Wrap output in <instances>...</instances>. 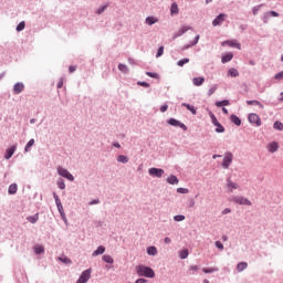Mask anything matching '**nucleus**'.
I'll return each mask as SVG.
<instances>
[{"label": "nucleus", "mask_w": 283, "mask_h": 283, "mask_svg": "<svg viewBox=\"0 0 283 283\" xmlns=\"http://www.w3.org/2000/svg\"><path fill=\"white\" fill-rule=\"evenodd\" d=\"M136 273L139 275V277H156L154 269L146 265H137Z\"/></svg>", "instance_id": "1"}, {"label": "nucleus", "mask_w": 283, "mask_h": 283, "mask_svg": "<svg viewBox=\"0 0 283 283\" xmlns=\"http://www.w3.org/2000/svg\"><path fill=\"white\" fill-rule=\"evenodd\" d=\"M248 120L251 125H254V127H260L262 125V119L255 113L250 114Z\"/></svg>", "instance_id": "2"}, {"label": "nucleus", "mask_w": 283, "mask_h": 283, "mask_svg": "<svg viewBox=\"0 0 283 283\" xmlns=\"http://www.w3.org/2000/svg\"><path fill=\"white\" fill-rule=\"evenodd\" d=\"M92 277V269L85 270L82 272L76 283H87Z\"/></svg>", "instance_id": "3"}, {"label": "nucleus", "mask_w": 283, "mask_h": 283, "mask_svg": "<svg viewBox=\"0 0 283 283\" xmlns=\"http://www.w3.org/2000/svg\"><path fill=\"white\" fill-rule=\"evenodd\" d=\"M57 174L62 176V178H66V180H71V182H74V176H72V174H70L67 169L60 166L57 167Z\"/></svg>", "instance_id": "4"}, {"label": "nucleus", "mask_w": 283, "mask_h": 283, "mask_svg": "<svg viewBox=\"0 0 283 283\" xmlns=\"http://www.w3.org/2000/svg\"><path fill=\"white\" fill-rule=\"evenodd\" d=\"M232 201L235 202L237 205H244L247 207H251V200L244 198V197H239V196H234L232 197Z\"/></svg>", "instance_id": "5"}, {"label": "nucleus", "mask_w": 283, "mask_h": 283, "mask_svg": "<svg viewBox=\"0 0 283 283\" xmlns=\"http://www.w3.org/2000/svg\"><path fill=\"white\" fill-rule=\"evenodd\" d=\"M232 163H233V154L227 153L222 163L223 169H229Z\"/></svg>", "instance_id": "6"}, {"label": "nucleus", "mask_w": 283, "mask_h": 283, "mask_svg": "<svg viewBox=\"0 0 283 283\" xmlns=\"http://www.w3.org/2000/svg\"><path fill=\"white\" fill-rule=\"evenodd\" d=\"M149 176L153 178H163V175L165 174V170L161 168H150L148 170Z\"/></svg>", "instance_id": "7"}, {"label": "nucleus", "mask_w": 283, "mask_h": 283, "mask_svg": "<svg viewBox=\"0 0 283 283\" xmlns=\"http://www.w3.org/2000/svg\"><path fill=\"white\" fill-rule=\"evenodd\" d=\"M221 45L224 48V45H228L229 48H235L237 50H242V44L238 42V40H228L221 43Z\"/></svg>", "instance_id": "8"}, {"label": "nucleus", "mask_w": 283, "mask_h": 283, "mask_svg": "<svg viewBox=\"0 0 283 283\" xmlns=\"http://www.w3.org/2000/svg\"><path fill=\"white\" fill-rule=\"evenodd\" d=\"M224 19H227V14L221 13L219 14L213 21H212V25L214 28H217V25H222V23H224Z\"/></svg>", "instance_id": "9"}, {"label": "nucleus", "mask_w": 283, "mask_h": 283, "mask_svg": "<svg viewBox=\"0 0 283 283\" xmlns=\"http://www.w3.org/2000/svg\"><path fill=\"white\" fill-rule=\"evenodd\" d=\"M168 123L172 126V127H180L181 129H184V132H187V125L180 123L179 120L175 119V118H170L168 120Z\"/></svg>", "instance_id": "10"}, {"label": "nucleus", "mask_w": 283, "mask_h": 283, "mask_svg": "<svg viewBox=\"0 0 283 283\" xmlns=\"http://www.w3.org/2000/svg\"><path fill=\"white\" fill-rule=\"evenodd\" d=\"M228 193H233V189H238V184L233 182L231 178L227 179Z\"/></svg>", "instance_id": "11"}, {"label": "nucleus", "mask_w": 283, "mask_h": 283, "mask_svg": "<svg viewBox=\"0 0 283 283\" xmlns=\"http://www.w3.org/2000/svg\"><path fill=\"white\" fill-rule=\"evenodd\" d=\"M25 90V85L21 82H18L13 86V94H21Z\"/></svg>", "instance_id": "12"}, {"label": "nucleus", "mask_w": 283, "mask_h": 283, "mask_svg": "<svg viewBox=\"0 0 283 283\" xmlns=\"http://www.w3.org/2000/svg\"><path fill=\"white\" fill-rule=\"evenodd\" d=\"M277 149H280V144H277V142H272L268 144V151H270V154H275Z\"/></svg>", "instance_id": "13"}, {"label": "nucleus", "mask_w": 283, "mask_h": 283, "mask_svg": "<svg viewBox=\"0 0 283 283\" xmlns=\"http://www.w3.org/2000/svg\"><path fill=\"white\" fill-rule=\"evenodd\" d=\"M17 151V145L12 146L7 150V154L4 155L6 160H10L11 156H14V153Z\"/></svg>", "instance_id": "14"}, {"label": "nucleus", "mask_w": 283, "mask_h": 283, "mask_svg": "<svg viewBox=\"0 0 283 283\" xmlns=\"http://www.w3.org/2000/svg\"><path fill=\"white\" fill-rule=\"evenodd\" d=\"M230 61H233V53H227L222 55L221 63H229Z\"/></svg>", "instance_id": "15"}, {"label": "nucleus", "mask_w": 283, "mask_h": 283, "mask_svg": "<svg viewBox=\"0 0 283 283\" xmlns=\"http://www.w3.org/2000/svg\"><path fill=\"white\" fill-rule=\"evenodd\" d=\"M192 83L196 87H200V85L205 84V77H193Z\"/></svg>", "instance_id": "16"}, {"label": "nucleus", "mask_w": 283, "mask_h": 283, "mask_svg": "<svg viewBox=\"0 0 283 283\" xmlns=\"http://www.w3.org/2000/svg\"><path fill=\"white\" fill-rule=\"evenodd\" d=\"M17 191H19V187L17 186V184H12L9 186L8 193H10V196H14Z\"/></svg>", "instance_id": "17"}, {"label": "nucleus", "mask_w": 283, "mask_h": 283, "mask_svg": "<svg viewBox=\"0 0 283 283\" xmlns=\"http://www.w3.org/2000/svg\"><path fill=\"white\" fill-rule=\"evenodd\" d=\"M181 105H182V107H186L188 109V112H191V114H193V116H196L198 114V112L196 111V107L191 106V104L182 103Z\"/></svg>", "instance_id": "18"}, {"label": "nucleus", "mask_w": 283, "mask_h": 283, "mask_svg": "<svg viewBox=\"0 0 283 283\" xmlns=\"http://www.w3.org/2000/svg\"><path fill=\"white\" fill-rule=\"evenodd\" d=\"M105 253V247L99 245L94 252H93V258H96V255H103Z\"/></svg>", "instance_id": "19"}, {"label": "nucleus", "mask_w": 283, "mask_h": 283, "mask_svg": "<svg viewBox=\"0 0 283 283\" xmlns=\"http://www.w3.org/2000/svg\"><path fill=\"white\" fill-rule=\"evenodd\" d=\"M248 266H249V263H248V262H240V263H238V265H237V271H238L239 273H242V271H244Z\"/></svg>", "instance_id": "20"}, {"label": "nucleus", "mask_w": 283, "mask_h": 283, "mask_svg": "<svg viewBox=\"0 0 283 283\" xmlns=\"http://www.w3.org/2000/svg\"><path fill=\"white\" fill-rule=\"evenodd\" d=\"M230 120L238 127H240V125H242V120L237 115H231Z\"/></svg>", "instance_id": "21"}, {"label": "nucleus", "mask_w": 283, "mask_h": 283, "mask_svg": "<svg viewBox=\"0 0 283 283\" xmlns=\"http://www.w3.org/2000/svg\"><path fill=\"white\" fill-rule=\"evenodd\" d=\"M167 182L169 185H178L179 180H178V177H176L175 175H171L170 177L167 178Z\"/></svg>", "instance_id": "22"}, {"label": "nucleus", "mask_w": 283, "mask_h": 283, "mask_svg": "<svg viewBox=\"0 0 283 283\" xmlns=\"http://www.w3.org/2000/svg\"><path fill=\"white\" fill-rule=\"evenodd\" d=\"M60 262H63V264H72V260L67 258L66 255H61L57 258Z\"/></svg>", "instance_id": "23"}, {"label": "nucleus", "mask_w": 283, "mask_h": 283, "mask_svg": "<svg viewBox=\"0 0 283 283\" xmlns=\"http://www.w3.org/2000/svg\"><path fill=\"white\" fill-rule=\"evenodd\" d=\"M228 76H231L232 78H235V76H240V73L238 72V69H230L228 71Z\"/></svg>", "instance_id": "24"}, {"label": "nucleus", "mask_w": 283, "mask_h": 283, "mask_svg": "<svg viewBox=\"0 0 283 283\" xmlns=\"http://www.w3.org/2000/svg\"><path fill=\"white\" fill-rule=\"evenodd\" d=\"M102 260L106 262V264H114V259L109 254L103 255Z\"/></svg>", "instance_id": "25"}, {"label": "nucleus", "mask_w": 283, "mask_h": 283, "mask_svg": "<svg viewBox=\"0 0 283 283\" xmlns=\"http://www.w3.org/2000/svg\"><path fill=\"white\" fill-rule=\"evenodd\" d=\"M45 252V248H43V245H35L34 247V253H36V255H41V253Z\"/></svg>", "instance_id": "26"}, {"label": "nucleus", "mask_w": 283, "mask_h": 283, "mask_svg": "<svg viewBox=\"0 0 283 283\" xmlns=\"http://www.w3.org/2000/svg\"><path fill=\"white\" fill-rule=\"evenodd\" d=\"M117 163H123L124 165L129 163V157L125 156V155H119L117 157Z\"/></svg>", "instance_id": "27"}, {"label": "nucleus", "mask_w": 283, "mask_h": 283, "mask_svg": "<svg viewBox=\"0 0 283 283\" xmlns=\"http://www.w3.org/2000/svg\"><path fill=\"white\" fill-rule=\"evenodd\" d=\"M247 105H258L261 109H264V105H262L258 99L247 101Z\"/></svg>", "instance_id": "28"}, {"label": "nucleus", "mask_w": 283, "mask_h": 283, "mask_svg": "<svg viewBox=\"0 0 283 283\" xmlns=\"http://www.w3.org/2000/svg\"><path fill=\"white\" fill-rule=\"evenodd\" d=\"M147 25H154V23H158V19L155 17H148L146 18Z\"/></svg>", "instance_id": "29"}, {"label": "nucleus", "mask_w": 283, "mask_h": 283, "mask_svg": "<svg viewBox=\"0 0 283 283\" xmlns=\"http://www.w3.org/2000/svg\"><path fill=\"white\" fill-rule=\"evenodd\" d=\"M27 220L29 222H31V224H35V222L39 221V213L34 214V216H31V217H28Z\"/></svg>", "instance_id": "30"}, {"label": "nucleus", "mask_w": 283, "mask_h": 283, "mask_svg": "<svg viewBox=\"0 0 283 283\" xmlns=\"http://www.w3.org/2000/svg\"><path fill=\"white\" fill-rule=\"evenodd\" d=\"M147 253H148V255H157L158 254V250L156 249V247H149L147 249Z\"/></svg>", "instance_id": "31"}, {"label": "nucleus", "mask_w": 283, "mask_h": 283, "mask_svg": "<svg viewBox=\"0 0 283 283\" xmlns=\"http://www.w3.org/2000/svg\"><path fill=\"white\" fill-rule=\"evenodd\" d=\"M179 258L181 260H187V258H189V250H182L180 253H179Z\"/></svg>", "instance_id": "32"}, {"label": "nucleus", "mask_w": 283, "mask_h": 283, "mask_svg": "<svg viewBox=\"0 0 283 283\" xmlns=\"http://www.w3.org/2000/svg\"><path fill=\"white\" fill-rule=\"evenodd\" d=\"M188 30H191V27H181L178 31V36H182L185 32H188Z\"/></svg>", "instance_id": "33"}, {"label": "nucleus", "mask_w": 283, "mask_h": 283, "mask_svg": "<svg viewBox=\"0 0 283 283\" xmlns=\"http://www.w3.org/2000/svg\"><path fill=\"white\" fill-rule=\"evenodd\" d=\"M170 14H178V4L176 2L171 4Z\"/></svg>", "instance_id": "34"}, {"label": "nucleus", "mask_w": 283, "mask_h": 283, "mask_svg": "<svg viewBox=\"0 0 283 283\" xmlns=\"http://www.w3.org/2000/svg\"><path fill=\"white\" fill-rule=\"evenodd\" d=\"M202 271L205 273H216L219 271V269L218 268H203Z\"/></svg>", "instance_id": "35"}, {"label": "nucleus", "mask_w": 283, "mask_h": 283, "mask_svg": "<svg viewBox=\"0 0 283 283\" xmlns=\"http://www.w3.org/2000/svg\"><path fill=\"white\" fill-rule=\"evenodd\" d=\"M273 127H274V129H277L279 132H283V124H282V122H275Z\"/></svg>", "instance_id": "36"}, {"label": "nucleus", "mask_w": 283, "mask_h": 283, "mask_svg": "<svg viewBox=\"0 0 283 283\" xmlns=\"http://www.w3.org/2000/svg\"><path fill=\"white\" fill-rule=\"evenodd\" d=\"M118 70H119V72H123L124 74H127V72H129V69H127V65H125V64H119Z\"/></svg>", "instance_id": "37"}, {"label": "nucleus", "mask_w": 283, "mask_h": 283, "mask_svg": "<svg viewBox=\"0 0 283 283\" xmlns=\"http://www.w3.org/2000/svg\"><path fill=\"white\" fill-rule=\"evenodd\" d=\"M187 63H189V59L188 57H186L184 60H179L177 62V65H179V67H184L185 65H187Z\"/></svg>", "instance_id": "38"}, {"label": "nucleus", "mask_w": 283, "mask_h": 283, "mask_svg": "<svg viewBox=\"0 0 283 283\" xmlns=\"http://www.w3.org/2000/svg\"><path fill=\"white\" fill-rule=\"evenodd\" d=\"M216 105H217V107H226L227 105H229V101L223 99L221 102H217Z\"/></svg>", "instance_id": "39"}, {"label": "nucleus", "mask_w": 283, "mask_h": 283, "mask_svg": "<svg viewBox=\"0 0 283 283\" xmlns=\"http://www.w3.org/2000/svg\"><path fill=\"white\" fill-rule=\"evenodd\" d=\"M214 127H217L216 128V132H217V134H223V132H224V126H222V124H218V125H216Z\"/></svg>", "instance_id": "40"}, {"label": "nucleus", "mask_w": 283, "mask_h": 283, "mask_svg": "<svg viewBox=\"0 0 283 283\" xmlns=\"http://www.w3.org/2000/svg\"><path fill=\"white\" fill-rule=\"evenodd\" d=\"M218 90V85H213L210 87V90L208 91V96H213V94H216Z\"/></svg>", "instance_id": "41"}, {"label": "nucleus", "mask_w": 283, "mask_h": 283, "mask_svg": "<svg viewBox=\"0 0 283 283\" xmlns=\"http://www.w3.org/2000/svg\"><path fill=\"white\" fill-rule=\"evenodd\" d=\"M163 54H165V46H160L157 51L156 57L160 59V56H163Z\"/></svg>", "instance_id": "42"}, {"label": "nucleus", "mask_w": 283, "mask_h": 283, "mask_svg": "<svg viewBox=\"0 0 283 283\" xmlns=\"http://www.w3.org/2000/svg\"><path fill=\"white\" fill-rule=\"evenodd\" d=\"M34 146V139H30L24 148V151H30V147Z\"/></svg>", "instance_id": "43"}, {"label": "nucleus", "mask_w": 283, "mask_h": 283, "mask_svg": "<svg viewBox=\"0 0 283 283\" xmlns=\"http://www.w3.org/2000/svg\"><path fill=\"white\" fill-rule=\"evenodd\" d=\"M175 222H182V220H185V216L184 214H177L174 217Z\"/></svg>", "instance_id": "44"}, {"label": "nucleus", "mask_w": 283, "mask_h": 283, "mask_svg": "<svg viewBox=\"0 0 283 283\" xmlns=\"http://www.w3.org/2000/svg\"><path fill=\"white\" fill-rule=\"evenodd\" d=\"M23 30H25V22H20L19 24H18V27H17V31L18 32H21V31H23Z\"/></svg>", "instance_id": "45"}, {"label": "nucleus", "mask_w": 283, "mask_h": 283, "mask_svg": "<svg viewBox=\"0 0 283 283\" xmlns=\"http://www.w3.org/2000/svg\"><path fill=\"white\" fill-rule=\"evenodd\" d=\"M210 118L212 120V124L216 126L218 124H220V122H218V118L216 117V115L213 113H210Z\"/></svg>", "instance_id": "46"}, {"label": "nucleus", "mask_w": 283, "mask_h": 283, "mask_svg": "<svg viewBox=\"0 0 283 283\" xmlns=\"http://www.w3.org/2000/svg\"><path fill=\"white\" fill-rule=\"evenodd\" d=\"M57 187H59V189H65V181H63V179H60L57 181Z\"/></svg>", "instance_id": "47"}, {"label": "nucleus", "mask_w": 283, "mask_h": 283, "mask_svg": "<svg viewBox=\"0 0 283 283\" xmlns=\"http://www.w3.org/2000/svg\"><path fill=\"white\" fill-rule=\"evenodd\" d=\"M216 247H217V249H219L220 251H223V250H224V244H222V242H220V241H216Z\"/></svg>", "instance_id": "48"}, {"label": "nucleus", "mask_w": 283, "mask_h": 283, "mask_svg": "<svg viewBox=\"0 0 283 283\" xmlns=\"http://www.w3.org/2000/svg\"><path fill=\"white\" fill-rule=\"evenodd\" d=\"M177 193H189V189L187 188H178Z\"/></svg>", "instance_id": "49"}, {"label": "nucleus", "mask_w": 283, "mask_h": 283, "mask_svg": "<svg viewBox=\"0 0 283 283\" xmlns=\"http://www.w3.org/2000/svg\"><path fill=\"white\" fill-rule=\"evenodd\" d=\"M146 76H149L150 78H158V74L151 72H146Z\"/></svg>", "instance_id": "50"}, {"label": "nucleus", "mask_w": 283, "mask_h": 283, "mask_svg": "<svg viewBox=\"0 0 283 283\" xmlns=\"http://www.w3.org/2000/svg\"><path fill=\"white\" fill-rule=\"evenodd\" d=\"M107 10V6H103L102 8L97 9L96 14H103Z\"/></svg>", "instance_id": "51"}, {"label": "nucleus", "mask_w": 283, "mask_h": 283, "mask_svg": "<svg viewBox=\"0 0 283 283\" xmlns=\"http://www.w3.org/2000/svg\"><path fill=\"white\" fill-rule=\"evenodd\" d=\"M274 78H276V81H282L283 80V71L277 73Z\"/></svg>", "instance_id": "52"}, {"label": "nucleus", "mask_w": 283, "mask_h": 283, "mask_svg": "<svg viewBox=\"0 0 283 283\" xmlns=\"http://www.w3.org/2000/svg\"><path fill=\"white\" fill-rule=\"evenodd\" d=\"M198 41H200V35H196L195 41L191 43V45H198ZM191 45H189V48H191Z\"/></svg>", "instance_id": "53"}, {"label": "nucleus", "mask_w": 283, "mask_h": 283, "mask_svg": "<svg viewBox=\"0 0 283 283\" xmlns=\"http://www.w3.org/2000/svg\"><path fill=\"white\" fill-rule=\"evenodd\" d=\"M137 85H140V87H149V83L147 82H138Z\"/></svg>", "instance_id": "54"}, {"label": "nucleus", "mask_w": 283, "mask_h": 283, "mask_svg": "<svg viewBox=\"0 0 283 283\" xmlns=\"http://www.w3.org/2000/svg\"><path fill=\"white\" fill-rule=\"evenodd\" d=\"M167 109H169V106L167 104H165L160 107V112H163V113L167 112Z\"/></svg>", "instance_id": "55"}, {"label": "nucleus", "mask_w": 283, "mask_h": 283, "mask_svg": "<svg viewBox=\"0 0 283 283\" xmlns=\"http://www.w3.org/2000/svg\"><path fill=\"white\" fill-rule=\"evenodd\" d=\"M69 72H70L71 74L74 73V72H76V66L71 65V66L69 67Z\"/></svg>", "instance_id": "56"}, {"label": "nucleus", "mask_w": 283, "mask_h": 283, "mask_svg": "<svg viewBox=\"0 0 283 283\" xmlns=\"http://www.w3.org/2000/svg\"><path fill=\"white\" fill-rule=\"evenodd\" d=\"M57 210L60 211L61 216H63V203H60V206H57Z\"/></svg>", "instance_id": "57"}, {"label": "nucleus", "mask_w": 283, "mask_h": 283, "mask_svg": "<svg viewBox=\"0 0 283 283\" xmlns=\"http://www.w3.org/2000/svg\"><path fill=\"white\" fill-rule=\"evenodd\" d=\"M227 213H231V209H230V208H226V209L222 211V214H223V216H227Z\"/></svg>", "instance_id": "58"}, {"label": "nucleus", "mask_w": 283, "mask_h": 283, "mask_svg": "<svg viewBox=\"0 0 283 283\" xmlns=\"http://www.w3.org/2000/svg\"><path fill=\"white\" fill-rule=\"evenodd\" d=\"M164 242H165L166 244H171V239H170L169 237H166V238L164 239Z\"/></svg>", "instance_id": "59"}, {"label": "nucleus", "mask_w": 283, "mask_h": 283, "mask_svg": "<svg viewBox=\"0 0 283 283\" xmlns=\"http://www.w3.org/2000/svg\"><path fill=\"white\" fill-rule=\"evenodd\" d=\"M135 283H147V280H145V279H138V280H136Z\"/></svg>", "instance_id": "60"}, {"label": "nucleus", "mask_w": 283, "mask_h": 283, "mask_svg": "<svg viewBox=\"0 0 283 283\" xmlns=\"http://www.w3.org/2000/svg\"><path fill=\"white\" fill-rule=\"evenodd\" d=\"M270 14H271V17H280V13H277L275 11H271Z\"/></svg>", "instance_id": "61"}, {"label": "nucleus", "mask_w": 283, "mask_h": 283, "mask_svg": "<svg viewBox=\"0 0 283 283\" xmlns=\"http://www.w3.org/2000/svg\"><path fill=\"white\" fill-rule=\"evenodd\" d=\"M198 269H199L198 265H191L190 266V271H198Z\"/></svg>", "instance_id": "62"}, {"label": "nucleus", "mask_w": 283, "mask_h": 283, "mask_svg": "<svg viewBox=\"0 0 283 283\" xmlns=\"http://www.w3.org/2000/svg\"><path fill=\"white\" fill-rule=\"evenodd\" d=\"M61 87H63V80H61V81L57 83V90H61Z\"/></svg>", "instance_id": "63"}, {"label": "nucleus", "mask_w": 283, "mask_h": 283, "mask_svg": "<svg viewBox=\"0 0 283 283\" xmlns=\"http://www.w3.org/2000/svg\"><path fill=\"white\" fill-rule=\"evenodd\" d=\"M98 202H101L98 199H95L93 201L90 202V205H98Z\"/></svg>", "instance_id": "64"}]
</instances>
